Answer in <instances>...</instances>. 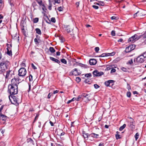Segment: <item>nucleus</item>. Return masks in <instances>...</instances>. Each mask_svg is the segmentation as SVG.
Wrapping results in <instances>:
<instances>
[{"label":"nucleus","mask_w":146,"mask_h":146,"mask_svg":"<svg viewBox=\"0 0 146 146\" xmlns=\"http://www.w3.org/2000/svg\"><path fill=\"white\" fill-rule=\"evenodd\" d=\"M75 71H76V72H78L77 69L76 68H75L72 70V74H73V75L74 74V72Z\"/></svg>","instance_id":"nucleus-56"},{"label":"nucleus","mask_w":146,"mask_h":146,"mask_svg":"<svg viewBox=\"0 0 146 146\" xmlns=\"http://www.w3.org/2000/svg\"><path fill=\"white\" fill-rule=\"evenodd\" d=\"M35 30L36 31V33L40 35L41 34V32L40 29L39 28H36L35 29Z\"/></svg>","instance_id":"nucleus-23"},{"label":"nucleus","mask_w":146,"mask_h":146,"mask_svg":"<svg viewBox=\"0 0 146 146\" xmlns=\"http://www.w3.org/2000/svg\"><path fill=\"white\" fill-rule=\"evenodd\" d=\"M28 142H30L31 143H32L33 142V140L31 138L28 139Z\"/></svg>","instance_id":"nucleus-55"},{"label":"nucleus","mask_w":146,"mask_h":146,"mask_svg":"<svg viewBox=\"0 0 146 146\" xmlns=\"http://www.w3.org/2000/svg\"><path fill=\"white\" fill-rule=\"evenodd\" d=\"M33 76L31 74H30L29 76V80L30 82L33 81Z\"/></svg>","instance_id":"nucleus-43"},{"label":"nucleus","mask_w":146,"mask_h":146,"mask_svg":"<svg viewBox=\"0 0 146 146\" xmlns=\"http://www.w3.org/2000/svg\"><path fill=\"white\" fill-rule=\"evenodd\" d=\"M127 88L129 90V89L131 90L130 86L128 84H127Z\"/></svg>","instance_id":"nucleus-64"},{"label":"nucleus","mask_w":146,"mask_h":146,"mask_svg":"<svg viewBox=\"0 0 146 146\" xmlns=\"http://www.w3.org/2000/svg\"><path fill=\"white\" fill-rule=\"evenodd\" d=\"M104 144L103 143H101L98 146H104Z\"/></svg>","instance_id":"nucleus-63"},{"label":"nucleus","mask_w":146,"mask_h":146,"mask_svg":"<svg viewBox=\"0 0 146 146\" xmlns=\"http://www.w3.org/2000/svg\"><path fill=\"white\" fill-rule=\"evenodd\" d=\"M97 61L95 59H91L89 60V63L90 65H95L96 64Z\"/></svg>","instance_id":"nucleus-13"},{"label":"nucleus","mask_w":146,"mask_h":146,"mask_svg":"<svg viewBox=\"0 0 146 146\" xmlns=\"http://www.w3.org/2000/svg\"><path fill=\"white\" fill-rule=\"evenodd\" d=\"M9 100L12 104L15 105L18 104V102L19 99L16 96L13 95H9Z\"/></svg>","instance_id":"nucleus-3"},{"label":"nucleus","mask_w":146,"mask_h":146,"mask_svg":"<svg viewBox=\"0 0 146 146\" xmlns=\"http://www.w3.org/2000/svg\"><path fill=\"white\" fill-rule=\"evenodd\" d=\"M56 146H63V145L62 144L56 143Z\"/></svg>","instance_id":"nucleus-61"},{"label":"nucleus","mask_w":146,"mask_h":146,"mask_svg":"<svg viewBox=\"0 0 146 146\" xmlns=\"http://www.w3.org/2000/svg\"><path fill=\"white\" fill-rule=\"evenodd\" d=\"M115 137L116 139H118L121 138V137L120 135L118 134H116L115 135Z\"/></svg>","instance_id":"nucleus-36"},{"label":"nucleus","mask_w":146,"mask_h":146,"mask_svg":"<svg viewBox=\"0 0 146 146\" xmlns=\"http://www.w3.org/2000/svg\"><path fill=\"white\" fill-rule=\"evenodd\" d=\"M94 77L100 76L104 74V73L102 72H99L97 70H95L93 72Z\"/></svg>","instance_id":"nucleus-7"},{"label":"nucleus","mask_w":146,"mask_h":146,"mask_svg":"<svg viewBox=\"0 0 146 146\" xmlns=\"http://www.w3.org/2000/svg\"><path fill=\"white\" fill-rule=\"evenodd\" d=\"M145 61L144 58L142 56L140 55L138 56L136 59V61L138 63H141Z\"/></svg>","instance_id":"nucleus-10"},{"label":"nucleus","mask_w":146,"mask_h":146,"mask_svg":"<svg viewBox=\"0 0 146 146\" xmlns=\"http://www.w3.org/2000/svg\"><path fill=\"white\" fill-rule=\"evenodd\" d=\"M7 49H11L12 44H7Z\"/></svg>","instance_id":"nucleus-34"},{"label":"nucleus","mask_w":146,"mask_h":146,"mask_svg":"<svg viewBox=\"0 0 146 146\" xmlns=\"http://www.w3.org/2000/svg\"><path fill=\"white\" fill-rule=\"evenodd\" d=\"M116 18V17L115 16H113L111 17V19L112 20H113V19H115Z\"/></svg>","instance_id":"nucleus-59"},{"label":"nucleus","mask_w":146,"mask_h":146,"mask_svg":"<svg viewBox=\"0 0 146 146\" xmlns=\"http://www.w3.org/2000/svg\"><path fill=\"white\" fill-rule=\"evenodd\" d=\"M126 125L125 124H124L119 128V130L120 131L122 130L126 127Z\"/></svg>","instance_id":"nucleus-24"},{"label":"nucleus","mask_w":146,"mask_h":146,"mask_svg":"<svg viewBox=\"0 0 146 146\" xmlns=\"http://www.w3.org/2000/svg\"><path fill=\"white\" fill-rule=\"evenodd\" d=\"M49 123L52 126H54L53 123L52 121H50Z\"/></svg>","instance_id":"nucleus-60"},{"label":"nucleus","mask_w":146,"mask_h":146,"mask_svg":"<svg viewBox=\"0 0 146 146\" xmlns=\"http://www.w3.org/2000/svg\"><path fill=\"white\" fill-rule=\"evenodd\" d=\"M69 27L70 26L69 25L67 26H66V30L67 31V32L68 33H70L71 31L72 30V29H70L69 28Z\"/></svg>","instance_id":"nucleus-28"},{"label":"nucleus","mask_w":146,"mask_h":146,"mask_svg":"<svg viewBox=\"0 0 146 146\" xmlns=\"http://www.w3.org/2000/svg\"><path fill=\"white\" fill-rule=\"evenodd\" d=\"M128 64L130 65H132L133 63V60L132 59H131L130 60H129Z\"/></svg>","instance_id":"nucleus-44"},{"label":"nucleus","mask_w":146,"mask_h":146,"mask_svg":"<svg viewBox=\"0 0 146 146\" xmlns=\"http://www.w3.org/2000/svg\"><path fill=\"white\" fill-rule=\"evenodd\" d=\"M58 92V90H56L54 91L53 94H55L57 93Z\"/></svg>","instance_id":"nucleus-62"},{"label":"nucleus","mask_w":146,"mask_h":146,"mask_svg":"<svg viewBox=\"0 0 146 146\" xmlns=\"http://www.w3.org/2000/svg\"><path fill=\"white\" fill-rule=\"evenodd\" d=\"M49 5L48 7V9L49 10H51L52 9L51 8L52 6V4L51 3H49Z\"/></svg>","instance_id":"nucleus-47"},{"label":"nucleus","mask_w":146,"mask_h":146,"mask_svg":"<svg viewBox=\"0 0 146 146\" xmlns=\"http://www.w3.org/2000/svg\"><path fill=\"white\" fill-rule=\"evenodd\" d=\"M90 79H86L84 81V82L86 83L90 84Z\"/></svg>","instance_id":"nucleus-32"},{"label":"nucleus","mask_w":146,"mask_h":146,"mask_svg":"<svg viewBox=\"0 0 146 146\" xmlns=\"http://www.w3.org/2000/svg\"><path fill=\"white\" fill-rule=\"evenodd\" d=\"M9 67L8 65L6 63H1L0 64V70L2 72L5 70Z\"/></svg>","instance_id":"nucleus-5"},{"label":"nucleus","mask_w":146,"mask_h":146,"mask_svg":"<svg viewBox=\"0 0 146 146\" xmlns=\"http://www.w3.org/2000/svg\"><path fill=\"white\" fill-rule=\"evenodd\" d=\"M18 72L19 76L21 77L22 78V79L20 78L21 80L19 81H20V82H21L24 80V77L27 73V70L24 68H21L19 70Z\"/></svg>","instance_id":"nucleus-2"},{"label":"nucleus","mask_w":146,"mask_h":146,"mask_svg":"<svg viewBox=\"0 0 146 146\" xmlns=\"http://www.w3.org/2000/svg\"><path fill=\"white\" fill-rule=\"evenodd\" d=\"M141 55L143 56L144 58H146V51L143 53Z\"/></svg>","instance_id":"nucleus-37"},{"label":"nucleus","mask_w":146,"mask_h":146,"mask_svg":"<svg viewBox=\"0 0 146 146\" xmlns=\"http://www.w3.org/2000/svg\"><path fill=\"white\" fill-rule=\"evenodd\" d=\"M139 136V134L138 133H136L135 135V140L136 141H137V139L138 138Z\"/></svg>","instance_id":"nucleus-33"},{"label":"nucleus","mask_w":146,"mask_h":146,"mask_svg":"<svg viewBox=\"0 0 146 146\" xmlns=\"http://www.w3.org/2000/svg\"><path fill=\"white\" fill-rule=\"evenodd\" d=\"M92 76V74L90 73L86 74L85 75V77L86 78H90Z\"/></svg>","instance_id":"nucleus-26"},{"label":"nucleus","mask_w":146,"mask_h":146,"mask_svg":"<svg viewBox=\"0 0 146 146\" xmlns=\"http://www.w3.org/2000/svg\"><path fill=\"white\" fill-rule=\"evenodd\" d=\"M94 88L96 89H98L100 87V86L97 84H95L94 85Z\"/></svg>","instance_id":"nucleus-51"},{"label":"nucleus","mask_w":146,"mask_h":146,"mask_svg":"<svg viewBox=\"0 0 146 146\" xmlns=\"http://www.w3.org/2000/svg\"><path fill=\"white\" fill-rule=\"evenodd\" d=\"M35 0L40 6H42L44 7H45L44 4L43 3H42V0Z\"/></svg>","instance_id":"nucleus-17"},{"label":"nucleus","mask_w":146,"mask_h":146,"mask_svg":"<svg viewBox=\"0 0 146 146\" xmlns=\"http://www.w3.org/2000/svg\"><path fill=\"white\" fill-rule=\"evenodd\" d=\"M90 135L91 137L95 138H98L99 136V135L96 134L94 133H92Z\"/></svg>","instance_id":"nucleus-19"},{"label":"nucleus","mask_w":146,"mask_h":146,"mask_svg":"<svg viewBox=\"0 0 146 146\" xmlns=\"http://www.w3.org/2000/svg\"><path fill=\"white\" fill-rule=\"evenodd\" d=\"M51 21L54 23H55L56 22L55 18L54 17H52L51 19Z\"/></svg>","instance_id":"nucleus-38"},{"label":"nucleus","mask_w":146,"mask_h":146,"mask_svg":"<svg viewBox=\"0 0 146 146\" xmlns=\"http://www.w3.org/2000/svg\"><path fill=\"white\" fill-rule=\"evenodd\" d=\"M113 80H110L105 82L104 84L106 86H110V84L113 83Z\"/></svg>","instance_id":"nucleus-14"},{"label":"nucleus","mask_w":146,"mask_h":146,"mask_svg":"<svg viewBox=\"0 0 146 146\" xmlns=\"http://www.w3.org/2000/svg\"><path fill=\"white\" fill-rule=\"evenodd\" d=\"M32 6L34 8V10L36 9L37 7L38 6V5H37L35 1L33 2L32 3Z\"/></svg>","instance_id":"nucleus-22"},{"label":"nucleus","mask_w":146,"mask_h":146,"mask_svg":"<svg viewBox=\"0 0 146 146\" xmlns=\"http://www.w3.org/2000/svg\"><path fill=\"white\" fill-rule=\"evenodd\" d=\"M49 50L51 53H54L55 52V50L52 47H50L49 48Z\"/></svg>","instance_id":"nucleus-25"},{"label":"nucleus","mask_w":146,"mask_h":146,"mask_svg":"<svg viewBox=\"0 0 146 146\" xmlns=\"http://www.w3.org/2000/svg\"><path fill=\"white\" fill-rule=\"evenodd\" d=\"M123 40L122 38H120L118 40V42H123Z\"/></svg>","instance_id":"nucleus-58"},{"label":"nucleus","mask_w":146,"mask_h":146,"mask_svg":"<svg viewBox=\"0 0 146 146\" xmlns=\"http://www.w3.org/2000/svg\"><path fill=\"white\" fill-rule=\"evenodd\" d=\"M143 11L141 10L138 11L137 13L134 14V17L135 18L137 15L139 16H143L145 15H143Z\"/></svg>","instance_id":"nucleus-11"},{"label":"nucleus","mask_w":146,"mask_h":146,"mask_svg":"<svg viewBox=\"0 0 146 146\" xmlns=\"http://www.w3.org/2000/svg\"><path fill=\"white\" fill-rule=\"evenodd\" d=\"M82 134L85 140H87L88 138L90 136V134L86 133L84 131H83Z\"/></svg>","instance_id":"nucleus-12"},{"label":"nucleus","mask_w":146,"mask_h":146,"mask_svg":"<svg viewBox=\"0 0 146 146\" xmlns=\"http://www.w3.org/2000/svg\"><path fill=\"white\" fill-rule=\"evenodd\" d=\"M61 61L62 63L65 64H66L67 63V61L64 59H61Z\"/></svg>","instance_id":"nucleus-31"},{"label":"nucleus","mask_w":146,"mask_h":146,"mask_svg":"<svg viewBox=\"0 0 146 146\" xmlns=\"http://www.w3.org/2000/svg\"><path fill=\"white\" fill-rule=\"evenodd\" d=\"M86 98V99L85 100V102H88V101H90L91 100V98H89L88 97H84Z\"/></svg>","instance_id":"nucleus-45"},{"label":"nucleus","mask_w":146,"mask_h":146,"mask_svg":"<svg viewBox=\"0 0 146 146\" xmlns=\"http://www.w3.org/2000/svg\"><path fill=\"white\" fill-rule=\"evenodd\" d=\"M83 97L82 96V94L81 95H79L78 96V97L76 98L77 101H79L82 98V97Z\"/></svg>","instance_id":"nucleus-35"},{"label":"nucleus","mask_w":146,"mask_h":146,"mask_svg":"<svg viewBox=\"0 0 146 146\" xmlns=\"http://www.w3.org/2000/svg\"><path fill=\"white\" fill-rule=\"evenodd\" d=\"M10 72H11V71H7L6 72V76H5V78H8V77L9 76V75Z\"/></svg>","instance_id":"nucleus-27"},{"label":"nucleus","mask_w":146,"mask_h":146,"mask_svg":"<svg viewBox=\"0 0 146 146\" xmlns=\"http://www.w3.org/2000/svg\"><path fill=\"white\" fill-rule=\"evenodd\" d=\"M111 35L113 36H114L115 35V31L113 30L112 31L111 33Z\"/></svg>","instance_id":"nucleus-42"},{"label":"nucleus","mask_w":146,"mask_h":146,"mask_svg":"<svg viewBox=\"0 0 146 146\" xmlns=\"http://www.w3.org/2000/svg\"><path fill=\"white\" fill-rule=\"evenodd\" d=\"M55 3H60V0H54Z\"/></svg>","instance_id":"nucleus-53"},{"label":"nucleus","mask_w":146,"mask_h":146,"mask_svg":"<svg viewBox=\"0 0 146 146\" xmlns=\"http://www.w3.org/2000/svg\"><path fill=\"white\" fill-rule=\"evenodd\" d=\"M131 93L129 92H127V97L130 98L131 96Z\"/></svg>","instance_id":"nucleus-41"},{"label":"nucleus","mask_w":146,"mask_h":146,"mask_svg":"<svg viewBox=\"0 0 146 146\" xmlns=\"http://www.w3.org/2000/svg\"><path fill=\"white\" fill-rule=\"evenodd\" d=\"M133 47V45H131L126 47L125 50V52L126 53H128L133 50L135 48V46Z\"/></svg>","instance_id":"nucleus-9"},{"label":"nucleus","mask_w":146,"mask_h":146,"mask_svg":"<svg viewBox=\"0 0 146 146\" xmlns=\"http://www.w3.org/2000/svg\"><path fill=\"white\" fill-rule=\"evenodd\" d=\"M91 94H87L86 93H83L82 94V96L83 97H88L89 98H90Z\"/></svg>","instance_id":"nucleus-20"},{"label":"nucleus","mask_w":146,"mask_h":146,"mask_svg":"<svg viewBox=\"0 0 146 146\" xmlns=\"http://www.w3.org/2000/svg\"><path fill=\"white\" fill-rule=\"evenodd\" d=\"M0 119H1L2 120L5 121L6 120L7 117L5 115H4L2 114L1 113L0 114Z\"/></svg>","instance_id":"nucleus-16"},{"label":"nucleus","mask_w":146,"mask_h":146,"mask_svg":"<svg viewBox=\"0 0 146 146\" xmlns=\"http://www.w3.org/2000/svg\"><path fill=\"white\" fill-rule=\"evenodd\" d=\"M7 54L9 56H11L12 55V52L11 49H7Z\"/></svg>","instance_id":"nucleus-21"},{"label":"nucleus","mask_w":146,"mask_h":146,"mask_svg":"<svg viewBox=\"0 0 146 146\" xmlns=\"http://www.w3.org/2000/svg\"><path fill=\"white\" fill-rule=\"evenodd\" d=\"M38 18H36L33 19V22L34 23H36L38 21Z\"/></svg>","instance_id":"nucleus-30"},{"label":"nucleus","mask_w":146,"mask_h":146,"mask_svg":"<svg viewBox=\"0 0 146 146\" xmlns=\"http://www.w3.org/2000/svg\"><path fill=\"white\" fill-rule=\"evenodd\" d=\"M60 42L61 43L64 42V40L63 39V38L61 37L60 38Z\"/></svg>","instance_id":"nucleus-57"},{"label":"nucleus","mask_w":146,"mask_h":146,"mask_svg":"<svg viewBox=\"0 0 146 146\" xmlns=\"http://www.w3.org/2000/svg\"><path fill=\"white\" fill-rule=\"evenodd\" d=\"M116 71V70L114 68H113L111 71V73H112L115 72Z\"/></svg>","instance_id":"nucleus-54"},{"label":"nucleus","mask_w":146,"mask_h":146,"mask_svg":"<svg viewBox=\"0 0 146 146\" xmlns=\"http://www.w3.org/2000/svg\"><path fill=\"white\" fill-rule=\"evenodd\" d=\"M34 41L37 46H38L39 45L40 40L39 39L35 38L34 39Z\"/></svg>","instance_id":"nucleus-18"},{"label":"nucleus","mask_w":146,"mask_h":146,"mask_svg":"<svg viewBox=\"0 0 146 146\" xmlns=\"http://www.w3.org/2000/svg\"><path fill=\"white\" fill-rule=\"evenodd\" d=\"M121 69L122 70V71H123L124 72H128V70L126 68H124V67H121Z\"/></svg>","instance_id":"nucleus-29"},{"label":"nucleus","mask_w":146,"mask_h":146,"mask_svg":"<svg viewBox=\"0 0 146 146\" xmlns=\"http://www.w3.org/2000/svg\"><path fill=\"white\" fill-rule=\"evenodd\" d=\"M31 65L32 68L34 69L35 70L37 69L36 67L34 65V64L33 63Z\"/></svg>","instance_id":"nucleus-49"},{"label":"nucleus","mask_w":146,"mask_h":146,"mask_svg":"<svg viewBox=\"0 0 146 146\" xmlns=\"http://www.w3.org/2000/svg\"><path fill=\"white\" fill-rule=\"evenodd\" d=\"M81 79L79 77H77L76 78V81L79 82H80L81 81Z\"/></svg>","instance_id":"nucleus-40"},{"label":"nucleus","mask_w":146,"mask_h":146,"mask_svg":"<svg viewBox=\"0 0 146 146\" xmlns=\"http://www.w3.org/2000/svg\"><path fill=\"white\" fill-rule=\"evenodd\" d=\"M92 7L93 8L96 9H97L99 8V7L96 5H93Z\"/></svg>","instance_id":"nucleus-48"},{"label":"nucleus","mask_w":146,"mask_h":146,"mask_svg":"<svg viewBox=\"0 0 146 146\" xmlns=\"http://www.w3.org/2000/svg\"><path fill=\"white\" fill-rule=\"evenodd\" d=\"M58 10L59 11H62L63 10L62 8L61 7H60L58 8Z\"/></svg>","instance_id":"nucleus-50"},{"label":"nucleus","mask_w":146,"mask_h":146,"mask_svg":"<svg viewBox=\"0 0 146 146\" xmlns=\"http://www.w3.org/2000/svg\"><path fill=\"white\" fill-rule=\"evenodd\" d=\"M86 98V99L85 100V102H88V101H90L91 100V98H89L88 97H84Z\"/></svg>","instance_id":"nucleus-46"},{"label":"nucleus","mask_w":146,"mask_h":146,"mask_svg":"<svg viewBox=\"0 0 146 146\" xmlns=\"http://www.w3.org/2000/svg\"><path fill=\"white\" fill-rule=\"evenodd\" d=\"M115 54L114 52H113L110 53H104L102 54L101 55H99L98 57H104L105 56H112L114 55Z\"/></svg>","instance_id":"nucleus-8"},{"label":"nucleus","mask_w":146,"mask_h":146,"mask_svg":"<svg viewBox=\"0 0 146 146\" xmlns=\"http://www.w3.org/2000/svg\"><path fill=\"white\" fill-rule=\"evenodd\" d=\"M95 52L97 53L98 52V51H99V49H100V48H99L98 47H96L95 48Z\"/></svg>","instance_id":"nucleus-39"},{"label":"nucleus","mask_w":146,"mask_h":146,"mask_svg":"<svg viewBox=\"0 0 146 146\" xmlns=\"http://www.w3.org/2000/svg\"><path fill=\"white\" fill-rule=\"evenodd\" d=\"M21 80L19 77L14 78L11 80V84L8 85V92L10 94V95L17 94L18 93V86L17 81H19Z\"/></svg>","instance_id":"nucleus-1"},{"label":"nucleus","mask_w":146,"mask_h":146,"mask_svg":"<svg viewBox=\"0 0 146 146\" xmlns=\"http://www.w3.org/2000/svg\"><path fill=\"white\" fill-rule=\"evenodd\" d=\"M141 37V36H138L137 34H135L128 39V42H131V43L134 42L135 41L139 39Z\"/></svg>","instance_id":"nucleus-4"},{"label":"nucleus","mask_w":146,"mask_h":146,"mask_svg":"<svg viewBox=\"0 0 146 146\" xmlns=\"http://www.w3.org/2000/svg\"><path fill=\"white\" fill-rule=\"evenodd\" d=\"M141 36L144 38H146V31L142 36Z\"/></svg>","instance_id":"nucleus-52"},{"label":"nucleus","mask_w":146,"mask_h":146,"mask_svg":"<svg viewBox=\"0 0 146 146\" xmlns=\"http://www.w3.org/2000/svg\"><path fill=\"white\" fill-rule=\"evenodd\" d=\"M130 119H131V120L128 122V126L131 130H133L135 128V125L134 124L135 123V121L131 117H130Z\"/></svg>","instance_id":"nucleus-6"},{"label":"nucleus","mask_w":146,"mask_h":146,"mask_svg":"<svg viewBox=\"0 0 146 146\" xmlns=\"http://www.w3.org/2000/svg\"><path fill=\"white\" fill-rule=\"evenodd\" d=\"M50 59L51 60L54 61V62H55L58 64H59L60 63V60H59L58 59H56L53 57H50Z\"/></svg>","instance_id":"nucleus-15"}]
</instances>
